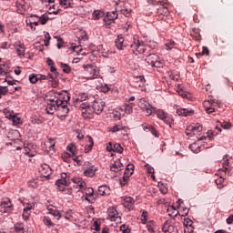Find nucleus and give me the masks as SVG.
<instances>
[{"label": "nucleus", "mask_w": 233, "mask_h": 233, "mask_svg": "<svg viewBox=\"0 0 233 233\" xmlns=\"http://www.w3.org/2000/svg\"><path fill=\"white\" fill-rule=\"evenodd\" d=\"M56 187L59 192H65L68 196H72V188H66L68 187V180L66 179V173L61 175V178L56 181Z\"/></svg>", "instance_id": "f257e3e1"}, {"label": "nucleus", "mask_w": 233, "mask_h": 233, "mask_svg": "<svg viewBox=\"0 0 233 233\" xmlns=\"http://www.w3.org/2000/svg\"><path fill=\"white\" fill-rule=\"evenodd\" d=\"M146 63L148 66H152L154 68H163V60L156 55L150 54L146 57Z\"/></svg>", "instance_id": "f03ea898"}, {"label": "nucleus", "mask_w": 233, "mask_h": 233, "mask_svg": "<svg viewBox=\"0 0 233 233\" xmlns=\"http://www.w3.org/2000/svg\"><path fill=\"white\" fill-rule=\"evenodd\" d=\"M84 74L87 79H97L99 76V70L94 65L84 66Z\"/></svg>", "instance_id": "7ed1b4c3"}, {"label": "nucleus", "mask_w": 233, "mask_h": 233, "mask_svg": "<svg viewBox=\"0 0 233 233\" xmlns=\"http://www.w3.org/2000/svg\"><path fill=\"white\" fill-rule=\"evenodd\" d=\"M49 101L55 105H61L62 101H70V95H63L61 93L51 92V98Z\"/></svg>", "instance_id": "20e7f679"}, {"label": "nucleus", "mask_w": 233, "mask_h": 233, "mask_svg": "<svg viewBox=\"0 0 233 233\" xmlns=\"http://www.w3.org/2000/svg\"><path fill=\"white\" fill-rule=\"evenodd\" d=\"M131 50L135 56H143L145 54V44L139 41L137 38H134L133 43L131 44Z\"/></svg>", "instance_id": "39448f33"}, {"label": "nucleus", "mask_w": 233, "mask_h": 233, "mask_svg": "<svg viewBox=\"0 0 233 233\" xmlns=\"http://www.w3.org/2000/svg\"><path fill=\"white\" fill-rule=\"evenodd\" d=\"M138 106L141 110H145L147 116H152L156 112V107L151 106L147 98H140L138 101Z\"/></svg>", "instance_id": "423d86ee"}, {"label": "nucleus", "mask_w": 233, "mask_h": 233, "mask_svg": "<svg viewBox=\"0 0 233 233\" xmlns=\"http://www.w3.org/2000/svg\"><path fill=\"white\" fill-rule=\"evenodd\" d=\"M155 112L157 114V117H158V119L163 121L166 125H169L170 127V125L174 123V119L172 118V116L165 112V110L157 109L156 111V108H155Z\"/></svg>", "instance_id": "0eeeda50"}, {"label": "nucleus", "mask_w": 233, "mask_h": 233, "mask_svg": "<svg viewBox=\"0 0 233 233\" xmlns=\"http://www.w3.org/2000/svg\"><path fill=\"white\" fill-rule=\"evenodd\" d=\"M74 106L81 110L83 117H85L86 119V117H88V116L92 114V108L90 107V104L86 102L75 103Z\"/></svg>", "instance_id": "6e6552de"}, {"label": "nucleus", "mask_w": 233, "mask_h": 233, "mask_svg": "<svg viewBox=\"0 0 233 233\" xmlns=\"http://www.w3.org/2000/svg\"><path fill=\"white\" fill-rule=\"evenodd\" d=\"M62 104H57L56 112L58 117H66L68 116V112H70V108H68V101L63 100Z\"/></svg>", "instance_id": "1a4fd4ad"}, {"label": "nucleus", "mask_w": 233, "mask_h": 233, "mask_svg": "<svg viewBox=\"0 0 233 233\" xmlns=\"http://www.w3.org/2000/svg\"><path fill=\"white\" fill-rule=\"evenodd\" d=\"M105 101L101 99H96L91 106L94 114H96V116H100L103 113V110H105Z\"/></svg>", "instance_id": "9d476101"}, {"label": "nucleus", "mask_w": 233, "mask_h": 233, "mask_svg": "<svg viewBox=\"0 0 233 233\" xmlns=\"http://www.w3.org/2000/svg\"><path fill=\"white\" fill-rule=\"evenodd\" d=\"M134 174V165L128 164L127 166V169L124 173L123 179H120L121 185H126L127 181H128V177Z\"/></svg>", "instance_id": "9b49d317"}, {"label": "nucleus", "mask_w": 233, "mask_h": 233, "mask_svg": "<svg viewBox=\"0 0 233 233\" xmlns=\"http://www.w3.org/2000/svg\"><path fill=\"white\" fill-rule=\"evenodd\" d=\"M107 219L110 221H121V217H119V213H117V209H116V208H108Z\"/></svg>", "instance_id": "f8f14e48"}, {"label": "nucleus", "mask_w": 233, "mask_h": 233, "mask_svg": "<svg viewBox=\"0 0 233 233\" xmlns=\"http://www.w3.org/2000/svg\"><path fill=\"white\" fill-rule=\"evenodd\" d=\"M117 17H118L117 9L116 11L107 12L106 15L104 16V23L105 25H108L111 23H114V20L117 19Z\"/></svg>", "instance_id": "ddd939ff"}, {"label": "nucleus", "mask_w": 233, "mask_h": 233, "mask_svg": "<svg viewBox=\"0 0 233 233\" xmlns=\"http://www.w3.org/2000/svg\"><path fill=\"white\" fill-rule=\"evenodd\" d=\"M1 209L5 214L12 212V210H14V204H12V201H10L9 198H5L1 202Z\"/></svg>", "instance_id": "4468645a"}, {"label": "nucleus", "mask_w": 233, "mask_h": 233, "mask_svg": "<svg viewBox=\"0 0 233 233\" xmlns=\"http://www.w3.org/2000/svg\"><path fill=\"white\" fill-rule=\"evenodd\" d=\"M73 183H75L74 187L79 188L80 190H85L86 188V182L81 177L72 178Z\"/></svg>", "instance_id": "2eb2a0df"}, {"label": "nucleus", "mask_w": 233, "mask_h": 233, "mask_svg": "<svg viewBox=\"0 0 233 233\" xmlns=\"http://www.w3.org/2000/svg\"><path fill=\"white\" fill-rule=\"evenodd\" d=\"M28 5H26V2H25V0L16 1V10L18 14H25Z\"/></svg>", "instance_id": "dca6fc26"}, {"label": "nucleus", "mask_w": 233, "mask_h": 233, "mask_svg": "<svg viewBox=\"0 0 233 233\" xmlns=\"http://www.w3.org/2000/svg\"><path fill=\"white\" fill-rule=\"evenodd\" d=\"M38 170L41 176H43L44 177H48V176L52 174V169L50 168V166L46 164H42Z\"/></svg>", "instance_id": "f3484780"}, {"label": "nucleus", "mask_w": 233, "mask_h": 233, "mask_svg": "<svg viewBox=\"0 0 233 233\" xmlns=\"http://www.w3.org/2000/svg\"><path fill=\"white\" fill-rule=\"evenodd\" d=\"M122 205L125 208H127V210H132L134 208V198H132V197L124 198Z\"/></svg>", "instance_id": "a211bd4d"}, {"label": "nucleus", "mask_w": 233, "mask_h": 233, "mask_svg": "<svg viewBox=\"0 0 233 233\" xmlns=\"http://www.w3.org/2000/svg\"><path fill=\"white\" fill-rule=\"evenodd\" d=\"M85 199L86 201H88V203H94V201H96V198H94V188L87 187L86 189Z\"/></svg>", "instance_id": "6ab92c4d"}, {"label": "nucleus", "mask_w": 233, "mask_h": 233, "mask_svg": "<svg viewBox=\"0 0 233 233\" xmlns=\"http://www.w3.org/2000/svg\"><path fill=\"white\" fill-rule=\"evenodd\" d=\"M115 45L118 50H123V48L127 46V43H125V38L123 37V35L117 36L115 41Z\"/></svg>", "instance_id": "aec40b11"}, {"label": "nucleus", "mask_w": 233, "mask_h": 233, "mask_svg": "<svg viewBox=\"0 0 233 233\" xmlns=\"http://www.w3.org/2000/svg\"><path fill=\"white\" fill-rule=\"evenodd\" d=\"M15 50L18 56V57H24L25 56V44H19L15 43L14 45Z\"/></svg>", "instance_id": "412c9836"}, {"label": "nucleus", "mask_w": 233, "mask_h": 233, "mask_svg": "<svg viewBox=\"0 0 233 233\" xmlns=\"http://www.w3.org/2000/svg\"><path fill=\"white\" fill-rule=\"evenodd\" d=\"M123 163L120 159L116 160L110 167L112 172H119V170H123Z\"/></svg>", "instance_id": "4be33fe9"}, {"label": "nucleus", "mask_w": 233, "mask_h": 233, "mask_svg": "<svg viewBox=\"0 0 233 233\" xmlns=\"http://www.w3.org/2000/svg\"><path fill=\"white\" fill-rule=\"evenodd\" d=\"M96 170H97V167H96L95 166H89V167H86L84 174L87 177H94V176H96Z\"/></svg>", "instance_id": "5701e85b"}, {"label": "nucleus", "mask_w": 233, "mask_h": 233, "mask_svg": "<svg viewBox=\"0 0 233 233\" xmlns=\"http://www.w3.org/2000/svg\"><path fill=\"white\" fill-rule=\"evenodd\" d=\"M46 114L52 115L57 112V104H54L52 102L47 103L46 107Z\"/></svg>", "instance_id": "b1692460"}, {"label": "nucleus", "mask_w": 233, "mask_h": 233, "mask_svg": "<svg viewBox=\"0 0 233 233\" xmlns=\"http://www.w3.org/2000/svg\"><path fill=\"white\" fill-rule=\"evenodd\" d=\"M30 17H37L41 25H46V23H48V20L50 19V17L46 14H44L41 16L37 15H30Z\"/></svg>", "instance_id": "393cba45"}, {"label": "nucleus", "mask_w": 233, "mask_h": 233, "mask_svg": "<svg viewBox=\"0 0 233 233\" xmlns=\"http://www.w3.org/2000/svg\"><path fill=\"white\" fill-rule=\"evenodd\" d=\"M86 99H88V94L82 92L79 93L78 97L75 98L73 103L75 105V103H83V101H86Z\"/></svg>", "instance_id": "a878e982"}, {"label": "nucleus", "mask_w": 233, "mask_h": 233, "mask_svg": "<svg viewBox=\"0 0 233 233\" xmlns=\"http://www.w3.org/2000/svg\"><path fill=\"white\" fill-rule=\"evenodd\" d=\"M177 114H178L179 116H184V117H187V116L194 114V110L187 108H178L177 109Z\"/></svg>", "instance_id": "bb28decb"}, {"label": "nucleus", "mask_w": 233, "mask_h": 233, "mask_svg": "<svg viewBox=\"0 0 233 233\" xmlns=\"http://www.w3.org/2000/svg\"><path fill=\"white\" fill-rule=\"evenodd\" d=\"M47 210H48V214H51V216H54V218H56V219H61V215L59 214V210H57L56 208L51 206L47 208Z\"/></svg>", "instance_id": "cd10ccee"}, {"label": "nucleus", "mask_w": 233, "mask_h": 233, "mask_svg": "<svg viewBox=\"0 0 233 233\" xmlns=\"http://www.w3.org/2000/svg\"><path fill=\"white\" fill-rule=\"evenodd\" d=\"M167 214L170 218H177V214H179V211L176 209V207L170 206L167 208Z\"/></svg>", "instance_id": "c85d7f7f"}, {"label": "nucleus", "mask_w": 233, "mask_h": 233, "mask_svg": "<svg viewBox=\"0 0 233 233\" xmlns=\"http://www.w3.org/2000/svg\"><path fill=\"white\" fill-rule=\"evenodd\" d=\"M94 147V138L92 137L87 136V145L85 147V152L86 154L90 152Z\"/></svg>", "instance_id": "c756f323"}, {"label": "nucleus", "mask_w": 233, "mask_h": 233, "mask_svg": "<svg viewBox=\"0 0 233 233\" xmlns=\"http://www.w3.org/2000/svg\"><path fill=\"white\" fill-rule=\"evenodd\" d=\"M187 130H191L193 135L199 134V132L203 131V127L197 125V126H188Z\"/></svg>", "instance_id": "7c9ffc66"}, {"label": "nucleus", "mask_w": 233, "mask_h": 233, "mask_svg": "<svg viewBox=\"0 0 233 233\" xmlns=\"http://www.w3.org/2000/svg\"><path fill=\"white\" fill-rule=\"evenodd\" d=\"M7 117V119H11L13 121V124L17 126V125H21V117L14 115V114H10L9 116L6 115L5 116Z\"/></svg>", "instance_id": "2f4dec72"}, {"label": "nucleus", "mask_w": 233, "mask_h": 233, "mask_svg": "<svg viewBox=\"0 0 233 233\" xmlns=\"http://www.w3.org/2000/svg\"><path fill=\"white\" fill-rule=\"evenodd\" d=\"M92 17L95 21H98L101 17H105V12L102 10H95L92 14Z\"/></svg>", "instance_id": "473e14b6"}, {"label": "nucleus", "mask_w": 233, "mask_h": 233, "mask_svg": "<svg viewBox=\"0 0 233 233\" xmlns=\"http://www.w3.org/2000/svg\"><path fill=\"white\" fill-rule=\"evenodd\" d=\"M99 196H108L110 194V188L106 186H100L98 187Z\"/></svg>", "instance_id": "72a5a7b5"}, {"label": "nucleus", "mask_w": 233, "mask_h": 233, "mask_svg": "<svg viewBox=\"0 0 233 233\" xmlns=\"http://www.w3.org/2000/svg\"><path fill=\"white\" fill-rule=\"evenodd\" d=\"M193 223L194 222L190 218L184 219V227L189 228V231H187V233L194 232V228L192 227Z\"/></svg>", "instance_id": "f704fd0d"}, {"label": "nucleus", "mask_w": 233, "mask_h": 233, "mask_svg": "<svg viewBox=\"0 0 233 233\" xmlns=\"http://www.w3.org/2000/svg\"><path fill=\"white\" fill-rule=\"evenodd\" d=\"M114 116L116 119H121V117L125 116V109L118 107L116 110L114 112Z\"/></svg>", "instance_id": "c9c22d12"}, {"label": "nucleus", "mask_w": 233, "mask_h": 233, "mask_svg": "<svg viewBox=\"0 0 233 233\" xmlns=\"http://www.w3.org/2000/svg\"><path fill=\"white\" fill-rule=\"evenodd\" d=\"M163 232L164 233H177V228H176L173 225H170L168 227H164Z\"/></svg>", "instance_id": "e433bc0d"}, {"label": "nucleus", "mask_w": 233, "mask_h": 233, "mask_svg": "<svg viewBox=\"0 0 233 233\" xmlns=\"http://www.w3.org/2000/svg\"><path fill=\"white\" fill-rule=\"evenodd\" d=\"M119 130H125V127H123L122 123H118L110 127V132H119Z\"/></svg>", "instance_id": "4c0bfd02"}, {"label": "nucleus", "mask_w": 233, "mask_h": 233, "mask_svg": "<svg viewBox=\"0 0 233 233\" xmlns=\"http://www.w3.org/2000/svg\"><path fill=\"white\" fill-rule=\"evenodd\" d=\"M67 151L70 157L72 156H77V151H76V145H71L67 147Z\"/></svg>", "instance_id": "58836bf2"}, {"label": "nucleus", "mask_w": 233, "mask_h": 233, "mask_svg": "<svg viewBox=\"0 0 233 233\" xmlns=\"http://www.w3.org/2000/svg\"><path fill=\"white\" fill-rule=\"evenodd\" d=\"M15 230L16 233H25V225H23V223L15 224Z\"/></svg>", "instance_id": "ea45409f"}, {"label": "nucleus", "mask_w": 233, "mask_h": 233, "mask_svg": "<svg viewBox=\"0 0 233 233\" xmlns=\"http://www.w3.org/2000/svg\"><path fill=\"white\" fill-rule=\"evenodd\" d=\"M208 105H210V100L204 102V106L206 108L207 114H212L213 112H215V109L212 106H208Z\"/></svg>", "instance_id": "a19ab883"}, {"label": "nucleus", "mask_w": 233, "mask_h": 233, "mask_svg": "<svg viewBox=\"0 0 233 233\" xmlns=\"http://www.w3.org/2000/svg\"><path fill=\"white\" fill-rule=\"evenodd\" d=\"M60 67L66 74H70L72 72V68H70V66L65 63H60Z\"/></svg>", "instance_id": "79ce46f5"}, {"label": "nucleus", "mask_w": 233, "mask_h": 233, "mask_svg": "<svg viewBox=\"0 0 233 233\" xmlns=\"http://www.w3.org/2000/svg\"><path fill=\"white\" fill-rule=\"evenodd\" d=\"M144 130H148L149 132H152L153 136L157 137V132L156 131V128H154L153 126L144 125Z\"/></svg>", "instance_id": "37998d69"}, {"label": "nucleus", "mask_w": 233, "mask_h": 233, "mask_svg": "<svg viewBox=\"0 0 233 233\" xmlns=\"http://www.w3.org/2000/svg\"><path fill=\"white\" fill-rule=\"evenodd\" d=\"M59 2L63 8H70L72 5V0H59Z\"/></svg>", "instance_id": "c03bdc74"}, {"label": "nucleus", "mask_w": 233, "mask_h": 233, "mask_svg": "<svg viewBox=\"0 0 233 233\" xmlns=\"http://www.w3.org/2000/svg\"><path fill=\"white\" fill-rule=\"evenodd\" d=\"M135 81L136 83H138L137 86H143V85H145V76H137Z\"/></svg>", "instance_id": "a18cd8bd"}, {"label": "nucleus", "mask_w": 233, "mask_h": 233, "mask_svg": "<svg viewBox=\"0 0 233 233\" xmlns=\"http://www.w3.org/2000/svg\"><path fill=\"white\" fill-rule=\"evenodd\" d=\"M46 77L51 85L52 83H54V81H56V77H57V73H48Z\"/></svg>", "instance_id": "49530a36"}, {"label": "nucleus", "mask_w": 233, "mask_h": 233, "mask_svg": "<svg viewBox=\"0 0 233 233\" xmlns=\"http://www.w3.org/2000/svg\"><path fill=\"white\" fill-rule=\"evenodd\" d=\"M218 127H217V128L218 127H221V128H224V130H228L232 126L229 124V123H228V122H218Z\"/></svg>", "instance_id": "de8ad7c7"}, {"label": "nucleus", "mask_w": 233, "mask_h": 233, "mask_svg": "<svg viewBox=\"0 0 233 233\" xmlns=\"http://www.w3.org/2000/svg\"><path fill=\"white\" fill-rule=\"evenodd\" d=\"M29 81L33 85H35V83H37L39 81V77L37 76V75L32 74L29 76Z\"/></svg>", "instance_id": "09e8293b"}, {"label": "nucleus", "mask_w": 233, "mask_h": 233, "mask_svg": "<svg viewBox=\"0 0 233 233\" xmlns=\"http://www.w3.org/2000/svg\"><path fill=\"white\" fill-rule=\"evenodd\" d=\"M114 152H117L118 154H123V147H121V144H115L114 147Z\"/></svg>", "instance_id": "8fccbe9b"}, {"label": "nucleus", "mask_w": 233, "mask_h": 233, "mask_svg": "<svg viewBox=\"0 0 233 233\" xmlns=\"http://www.w3.org/2000/svg\"><path fill=\"white\" fill-rule=\"evenodd\" d=\"M44 224H45L46 227H49V228L55 226L54 222H52V220H51L50 218H48V217H45V218H44Z\"/></svg>", "instance_id": "3c124183"}, {"label": "nucleus", "mask_w": 233, "mask_h": 233, "mask_svg": "<svg viewBox=\"0 0 233 233\" xmlns=\"http://www.w3.org/2000/svg\"><path fill=\"white\" fill-rule=\"evenodd\" d=\"M174 45H176V42L171 40L165 44L164 48L166 50H172V48H174Z\"/></svg>", "instance_id": "603ef678"}, {"label": "nucleus", "mask_w": 233, "mask_h": 233, "mask_svg": "<svg viewBox=\"0 0 233 233\" xmlns=\"http://www.w3.org/2000/svg\"><path fill=\"white\" fill-rule=\"evenodd\" d=\"M50 39H51L50 33L45 32V40H44L45 41V46H49Z\"/></svg>", "instance_id": "864d4df0"}, {"label": "nucleus", "mask_w": 233, "mask_h": 233, "mask_svg": "<svg viewBox=\"0 0 233 233\" xmlns=\"http://www.w3.org/2000/svg\"><path fill=\"white\" fill-rule=\"evenodd\" d=\"M124 112L125 114H132V112H134V108L132 106H128L127 103H125Z\"/></svg>", "instance_id": "5fc2aeb1"}, {"label": "nucleus", "mask_w": 233, "mask_h": 233, "mask_svg": "<svg viewBox=\"0 0 233 233\" xmlns=\"http://www.w3.org/2000/svg\"><path fill=\"white\" fill-rule=\"evenodd\" d=\"M117 12H120V14H123V15H125V17H129L130 16V11H128V9L124 8V9H117Z\"/></svg>", "instance_id": "6e6d98bb"}, {"label": "nucleus", "mask_w": 233, "mask_h": 233, "mask_svg": "<svg viewBox=\"0 0 233 233\" xmlns=\"http://www.w3.org/2000/svg\"><path fill=\"white\" fill-rule=\"evenodd\" d=\"M147 46H149V48H152V49H154V48H156V46H157V44L154 40L147 41Z\"/></svg>", "instance_id": "4d7b16f0"}, {"label": "nucleus", "mask_w": 233, "mask_h": 233, "mask_svg": "<svg viewBox=\"0 0 233 233\" xmlns=\"http://www.w3.org/2000/svg\"><path fill=\"white\" fill-rule=\"evenodd\" d=\"M26 25H30V26H32L33 25H35V26H38L39 25V20L38 21H32L30 19H26L25 20Z\"/></svg>", "instance_id": "13d9d810"}, {"label": "nucleus", "mask_w": 233, "mask_h": 233, "mask_svg": "<svg viewBox=\"0 0 233 233\" xmlns=\"http://www.w3.org/2000/svg\"><path fill=\"white\" fill-rule=\"evenodd\" d=\"M120 230L123 233H129L130 232V228H128V226L123 224L120 226Z\"/></svg>", "instance_id": "bf43d9fd"}, {"label": "nucleus", "mask_w": 233, "mask_h": 233, "mask_svg": "<svg viewBox=\"0 0 233 233\" xmlns=\"http://www.w3.org/2000/svg\"><path fill=\"white\" fill-rule=\"evenodd\" d=\"M8 94V87L0 86V96H6Z\"/></svg>", "instance_id": "052dcab7"}, {"label": "nucleus", "mask_w": 233, "mask_h": 233, "mask_svg": "<svg viewBox=\"0 0 233 233\" xmlns=\"http://www.w3.org/2000/svg\"><path fill=\"white\" fill-rule=\"evenodd\" d=\"M28 187H30V188H37L38 185L35 180H31L28 182Z\"/></svg>", "instance_id": "680f3d73"}, {"label": "nucleus", "mask_w": 233, "mask_h": 233, "mask_svg": "<svg viewBox=\"0 0 233 233\" xmlns=\"http://www.w3.org/2000/svg\"><path fill=\"white\" fill-rule=\"evenodd\" d=\"M158 13L164 14L165 15H167V14H168V7L167 6L161 7L160 9H158Z\"/></svg>", "instance_id": "e2e57ef3"}, {"label": "nucleus", "mask_w": 233, "mask_h": 233, "mask_svg": "<svg viewBox=\"0 0 233 233\" xmlns=\"http://www.w3.org/2000/svg\"><path fill=\"white\" fill-rule=\"evenodd\" d=\"M30 214H32V212L30 211H26L24 209L23 211V218L26 221V219H28V218H30Z\"/></svg>", "instance_id": "0e129e2a"}, {"label": "nucleus", "mask_w": 233, "mask_h": 233, "mask_svg": "<svg viewBox=\"0 0 233 233\" xmlns=\"http://www.w3.org/2000/svg\"><path fill=\"white\" fill-rule=\"evenodd\" d=\"M159 190L161 194H167V192H168V189L165 186H163V184L159 185Z\"/></svg>", "instance_id": "69168bd1"}, {"label": "nucleus", "mask_w": 233, "mask_h": 233, "mask_svg": "<svg viewBox=\"0 0 233 233\" xmlns=\"http://www.w3.org/2000/svg\"><path fill=\"white\" fill-rule=\"evenodd\" d=\"M226 223H227L228 225H232V223H233V215H230V216L227 218Z\"/></svg>", "instance_id": "338daca9"}, {"label": "nucleus", "mask_w": 233, "mask_h": 233, "mask_svg": "<svg viewBox=\"0 0 233 233\" xmlns=\"http://www.w3.org/2000/svg\"><path fill=\"white\" fill-rule=\"evenodd\" d=\"M72 214H73L72 209L67 210L66 215L65 217L66 219H70V218H72Z\"/></svg>", "instance_id": "774afa93"}]
</instances>
